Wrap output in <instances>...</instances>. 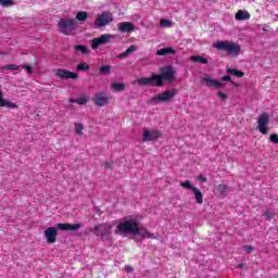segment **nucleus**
<instances>
[{
    "label": "nucleus",
    "instance_id": "23",
    "mask_svg": "<svg viewBox=\"0 0 278 278\" xmlns=\"http://www.w3.org/2000/svg\"><path fill=\"white\" fill-rule=\"evenodd\" d=\"M227 73H229L230 75H233L235 77H244V72H241L239 70L236 68H227Z\"/></svg>",
    "mask_w": 278,
    "mask_h": 278
},
{
    "label": "nucleus",
    "instance_id": "24",
    "mask_svg": "<svg viewBox=\"0 0 278 278\" xmlns=\"http://www.w3.org/2000/svg\"><path fill=\"white\" fill-rule=\"evenodd\" d=\"M137 47L136 46H130L124 53L119 54L118 58H127V55H130L136 51Z\"/></svg>",
    "mask_w": 278,
    "mask_h": 278
},
{
    "label": "nucleus",
    "instance_id": "3",
    "mask_svg": "<svg viewBox=\"0 0 278 278\" xmlns=\"http://www.w3.org/2000/svg\"><path fill=\"white\" fill-rule=\"evenodd\" d=\"M213 47L218 51H226L228 55H232L233 58L240 55V51H242L240 43L233 41H216L213 43Z\"/></svg>",
    "mask_w": 278,
    "mask_h": 278
},
{
    "label": "nucleus",
    "instance_id": "14",
    "mask_svg": "<svg viewBox=\"0 0 278 278\" xmlns=\"http://www.w3.org/2000/svg\"><path fill=\"white\" fill-rule=\"evenodd\" d=\"M56 77H61L62 79H77V74L73 72H68L66 70H56Z\"/></svg>",
    "mask_w": 278,
    "mask_h": 278
},
{
    "label": "nucleus",
    "instance_id": "39",
    "mask_svg": "<svg viewBox=\"0 0 278 278\" xmlns=\"http://www.w3.org/2000/svg\"><path fill=\"white\" fill-rule=\"evenodd\" d=\"M217 96H218L219 99H222L223 101H225V99H227V94L224 93L223 91H219V92L217 93Z\"/></svg>",
    "mask_w": 278,
    "mask_h": 278
},
{
    "label": "nucleus",
    "instance_id": "27",
    "mask_svg": "<svg viewBox=\"0 0 278 278\" xmlns=\"http://www.w3.org/2000/svg\"><path fill=\"white\" fill-rule=\"evenodd\" d=\"M161 27H173V22L170 20L162 18L160 21Z\"/></svg>",
    "mask_w": 278,
    "mask_h": 278
},
{
    "label": "nucleus",
    "instance_id": "34",
    "mask_svg": "<svg viewBox=\"0 0 278 278\" xmlns=\"http://www.w3.org/2000/svg\"><path fill=\"white\" fill-rule=\"evenodd\" d=\"M83 129H84V125H81V123H76L75 124V131H76V134H80L81 135Z\"/></svg>",
    "mask_w": 278,
    "mask_h": 278
},
{
    "label": "nucleus",
    "instance_id": "43",
    "mask_svg": "<svg viewBox=\"0 0 278 278\" xmlns=\"http://www.w3.org/2000/svg\"><path fill=\"white\" fill-rule=\"evenodd\" d=\"M222 81H231V76H224Z\"/></svg>",
    "mask_w": 278,
    "mask_h": 278
},
{
    "label": "nucleus",
    "instance_id": "37",
    "mask_svg": "<svg viewBox=\"0 0 278 278\" xmlns=\"http://www.w3.org/2000/svg\"><path fill=\"white\" fill-rule=\"evenodd\" d=\"M4 68L7 71H18V68H21V66H18V65H7V66H4Z\"/></svg>",
    "mask_w": 278,
    "mask_h": 278
},
{
    "label": "nucleus",
    "instance_id": "4",
    "mask_svg": "<svg viewBox=\"0 0 278 278\" xmlns=\"http://www.w3.org/2000/svg\"><path fill=\"white\" fill-rule=\"evenodd\" d=\"M59 29L61 30V34H65V36H73L75 29H77V21L71 18L61 20Z\"/></svg>",
    "mask_w": 278,
    "mask_h": 278
},
{
    "label": "nucleus",
    "instance_id": "26",
    "mask_svg": "<svg viewBox=\"0 0 278 278\" xmlns=\"http://www.w3.org/2000/svg\"><path fill=\"white\" fill-rule=\"evenodd\" d=\"M180 186H181V188H185L186 190H192V191H193V188H197V187L192 186V182H190V180L180 182Z\"/></svg>",
    "mask_w": 278,
    "mask_h": 278
},
{
    "label": "nucleus",
    "instance_id": "2",
    "mask_svg": "<svg viewBox=\"0 0 278 278\" xmlns=\"http://www.w3.org/2000/svg\"><path fill=\"white\" fill-rule=\"evenodd\" d=\"M81 228V224H58L55 227H49L43 231V236L48 242V244H54L58 240V229L62 231H77V229Z\"/></svg>",
    "mask_w": 278,
    "mask_h": 278
},
{
    "label": "nucleus",
    "instance_id": "28",
    "mask_svg": "<svg viewBox=\"0 0 278 278\" xmlns=\"http://www.w3.org/2000/svg\"><path fill=\"white\" fill-rule=\"evenodd\" d=\"M191 62H200V64H207V59L203 56H191Z\"/></svg>",
    "mask_w": 278,
    "mask_h": 278
},
{
    "label": "nucleus",
    "instance_id": "1",
    "mask_svg": "<svg viewBox=\"0 0 278 278\" xmlns=\"http://www.w3.org/2000/svg\"><path fill=\"white\" fill-rule=\"evenodd\" d=\"M117 236H130L136 242H142L146 238H154L153 233L140 226L137 217L122 219L115 229Z\"/></svg>",
    "mask_w": 278,
    "mask_h": 278
},
{
    "label": "nucleus",
    "instance_id": "19",
    "mask_svg": "<svg viewBox=\"0 0 278 278\" xmlns=\"http://www.w3.org/2000/svg\"><path fill=\"white\" fill-rule=\"evenodd\" d=\"M68 102H70V103H77L78 105H86V103H88V97L83 96V97H80V98H78V99H73V98H71V99L68 100Z\"/></svg>",
    "mask_w": 278,
    "mask_h": 278
},
{
    "label": "nucleus",
    "instance_id": "21",
    "mask_svg": "<svg viewBox=\"0 0 278 278\" xmlns=\"http://www.w3.org/2000/svg\"><path fill=\"white\" fill-rule=\"evenodd\" d=\"M193 194L195 197V202L200 205L203 204V193H201V190H199L197 187L193 188Z\"/></svg>",
    "mask_w": 278,
    "mask_h": 278
},
{
    "label": "nucleus",
    "instance_id": "11",
    "mask_svg": "<svg viewBox=\"0 0 278 278\" xmlns=\"http://www.w3.org/2000/svg\"><path fill=\"white\" fill-rule=\"evenodd\" d=\"M157 138H162V132L155 129H143V142H153V140H157Z\"/></svg>",
    "mask_w": 278,
    "mask_h": 278
},
{
    "label": "nucleus",
    "instance_id": "15",
    "mask_svg": "<svg viewBox=\"0 0 278 278\" xmlns=\"http://www.w3.org/2000/svg\"><path fill=\"white\" fill-rule=\"evenodd\" d=\"M93 101H94L96 105L103 108V105H108V103L110 101V97H108L104 93H98V94H96Z\"/></svg>",
    "mask_w": 278,
    "mask_h": 278
},
{
    "label": "nucleus",
    "instance_id": "20",
    "mask_svg": "<svg viewBox=\"0 0 278 278\" xmlns=\"http://www.w3.org/2000/svg\"><path fill=\"white\" fill-rule=\"evenodd\" d=\"M111 88L113 92H122V90H125V84L124 83H113L111 84Z\"/></svg>",
    "mask_w": 278,
    "mask_h": 278
},
{
    "label": "nucleus",
    "instance_id": "22",
    "mask_svg": "<svg viewBox=\"0 0 278 278\" xmlns=\"http://www.w3.org/2000/svg\"><path fill=\"white\" fill-rule=\"evenodd\" d=\"M170 53H176V51L173 48H162L156 51V55H168Z\"/></svg>",
    "mask_w": 278,
    "mask_h": 278
},
{
    "label": "nucleus",
    "instance_id": "5",
    "mask_svg": "<svg viewBox=\"0 0 278 278\" xmlns=\"http://www.w3.org/2000/svg\"><path fill=\"white\" fill-rule=\"evenodd\" d=\"M137 83L139 86H164V78H162V75L152 74L151 77H142L137 79Z\"/></svg>",
    "mask_w": 278,
    "mask_h": 278
},
{
    "label": "nucleus",
    "instance_id": "41",
    "mask_svg": "<svg viewBox=\"0 0 278 278\" xmlns=\"http://www.w3.org/2000/svg\"><path fill=\"white\" fill-rule=\"evenodd\" d=\"M125 270H126V273H134V267L126 265Z\"/></svg>",
    "mask_w": 278,
    "mask_h": 278
},
{
    "label": "nucleus",
    "instance_id": "30",
    "mask_svg": "<svg viewBox=\"0 0 278 278\" xmlns=\"http://www.w3.org/2000/svg\"><path fill=\"white\" fill-rule=\"evenodd\" d=\"M0 5L2 8H10V5H14V2L12 0H0Z\"/></svg>",
    "mask_w": 278,
    "mask_h": 278
},
{
    "label": "nucleus",
    "instance_id": "33",
    "mask_svg": "<svg viewBox=\"0 0 278 278\" xmlns=\"http://www.w3.org/2000/svg\"><path fill=\"white\" fill-rule=\"evenodd\" d=\"M111 66L110 65H103L101 68H100V73H103L104 75H108V73H110L111 71Z\"/></svg>",
    "mask_w": 278,
    "mask_h": 278
},
{
    "label": "nucleus",
    "instance_id": "8",
    "mask_svg": "<svg viewBox=\"0 0 278 278\" xmlns=\"http://www.w3.org/2000/svg\"><path fill=\"white\" fill-rule=\"evenodd\" d=\"M268 123H270V116L268 115V113H263L258 116L257 129L260 134L266 136V134L270 131V129L268 128Z\"/></svg>",
    "mask_w": 278,
    "mask_h": 278
},
{
    "label": "nucleus",
    "instance_id": "29",
    "mask_svg": "<svg viewBox=\"0 0 278 278\" xmlns=\"http://www.w3.org/2000/svg\"><path fill=\"white\" fill-rule=\"evenodd\" d=\"M263 215L270 220L271 218H275V211L267 208Z\"/></svg>",
    "mask_w": 278,
    "mask_h": 278
},
{
    "label": "nucleus",
    "instance_id": "18",
    "mask_svg": "<svg viewBox=\"0 0 278 278\" xmlns=\"http://www.w3.org/2000/svg\"><path fill=\"white\" fill-rule=\"evenodd\" d=\"M236 21H249L251 13L249 11L239 10L235 15Z\"/></svg>",
    "mask_w": 278,
    "mask_h": 278
},
{
    "label": "nucleus",
    "instance_id": "38",
    "mask_svg": "<svg viewBox=\"0 0 278 278\" xmlns=\"http://www.w3.org/2000/svg\"><path fill=\"white\" fill-rule=\"evenodd\" d=\"M243 251H245V253H253V247H251V245H244V247H243Z\"/></svg>",
    "mask_w": 278,
    "mask_h": 278
},
{
    "label": "nucleus",
    "instance_id": "31",
    "mask_svg": "<svg viewBox=\"0 0 278 278\" xmlns=\"http://www.w3.org/2000/svg\"><path fill=\"white\" fill-rule=\"evenodd\" d=\"M217 191L220 192V194H227V185H219Z\"/></svg>",
    "mask_w": 278,
    "mask_h": 278
},
{
    "label": "nucleus",
    "instance_id": "13",
    "mask_svg": "<svg viewBox=\"0 0 278 278\" xmlns=\"http://www.w3.org/2000/svg\"><path fill=\"white\" fill-rule=\"evenodd\" d=\"M202 84H204V86H207V88H223V83L206 76L202 78Z\"/></svg>",
    "mask_w": 278,
    "mask_h": 278
},
{
    "label": "nucleus",
    "instance_id": "17",
    "mask_svg": "<svg viewBox=\"0 0 278 278\" xmlns=\"http://www.w3.org/2000/svg\"><path fill=\"white\" fill-rule=\"evenodd\" d=\"M0 108H11L12 110H16L18 109V105H16L14 102L3 99V92L0 89Z\"/></svg>",
    "mask_w": 278,
    "mask_h": 278
},
{
    "label": "nucleus",
    "instance_id": "16",
    "mask_svg": "<svg viewBox=\"0 0 278 278\" xmlns=\"http://www.w3.org/2000/svg\"><path fill=\"white\" fill-rule=\"evenodd\" d=\"M118 29L122 31V34H127L129 31H134L136 29V26L131 22H122L118 24Z\"/></svg>",
    "mask_w": 278,
    "mask_h": 278
},
{
    "label": "nucleus",
    "instance_id": "6",
    "mask_svg": "<svg viewBox=\"0 0 278 278\" xmlns=\"http://www.w3.org/2000/svg\"><path fill=\"white\" fill-rule=\"evenodd\" d=\"M112 21H114V15L111 12H103L96 17L94 28L101 29V27L110 25Z\"/></svg>",
    "mask_w": 278,
    "mask_h": 278
},
{
    "label": "nucleus",
    "instance_id": "12",
    "mask_svg": "<svg viewBox=\"0 0 278 278\" xmlns=\"http://www.w3.org/2000/svg\"><path fill=\"white\" fill-rule=\"evenodd\" d=\"M92 231L94 236H102V238H105V236H110V233H112V225L101 224L96 226Z\"/></svg>",
    "mask_w": 278,
    "mask_h": 278
},
{
    "label": "nucleus",
    "instance_id": "40",
    "mask_svg": "<svg viewBox=\"0 0 278 278\" xmlns=\"http://www.w3.org/2000/svg\"><path fill=\"white\" fill-rule=\"evenodd\" d=\"M198 181H202L203 184L207 181V178L203 175L198 176Z\"/></svg>",
    "mask_w": 278,
    "mask_h": 278
},
{
    "label": "nucleus",
    "instance_id": "32",
    "mask_svg": "<svg viewBox=\"0 0 278 278\" xmlns=\"http://www.w3.org/2000/svg\"><path fill=\"white\" fill-rule=\"evenodd\" d=\"M88 68H90V65H88L87 63H80L77 66L78 71H88Z\"/></svg>",
    "mask_w": 278,
    "mask_h": 278
},
{
    "label": "nucleus",
    "instance_id": "7",
    "mask_svg": "<svg viewBox=\"0 0 278 278\" xmlns=\"http://www.w3.org/2000/svg\"><path fill=\"white\" fill-rule=\"evenodd\" d=\"M177 94V89L163 91L151 99V103H166Z\"/></svg>",
    "mask_w": 278,
    "mask_h": 278
},
{
    "label": "nucleus",
    "instance_id": "36",
    "mask_svg": "<svg viewBox=\"0 0 278 278\" xmlns=\"http://www.w3.org/2000/svg\"><path fill=\"white\" fill-rule=\"evenodd\" d=\"M269 140L270 142H273L274 144H278V135L277 134H271L269 136Z\"/></svg>",
    "mask_w": 278,
    "mask_h": 278
},
{
    "label": "nucleus",
    "instance_id": "9",
    "mask_svg": "<svg viewBox=\"0 0 278 278\" xmlns=\"http://www.w3.org/2000/svg\"><path fill=\"white\" fill-rule=\"evenodd\" d=\"M115 38H116V35L104 34V35L91 40V48L99 49V47H101V45H108V42H112V40H114Z\"/></svg>",
    "mask_w": 278,
    "mask_h": 278
},
{
    "label": "nucleus",
    "instance_id": "35",
    "mask_svg": "<svg viewBox=\"0 0 278 278\" xmlns=\"http://www.w3.org/2000/svg\"><path fill=\"white\" fill-rule=\"evenodd\" d=\"M76 51H81L84 54L88 53V48L85 46H75Z\"/></svg>",
    "mask_w": 278,
    "mask_h": 278
},
{
    "label": "nucleus",
    "instance_id": "25",
    "mask_svg": "<svg viewBox=\"0 0 278 278\" xmlns=\"http://www.w3.org/2000/svg\"><path fill=\"white\" fill-rule=\"evenodd\" d=\"M88 18V13L86 11H80L76 14V21H86Z\"/></svg>",
    "mask_w": 278,
    "mask_h": 278
},
{
    "label": "nucleus",
    "instance_id": "10",
    "mask_svg": "<svg viewBox=\"0 0 278 278\" xmlns=\"http://www.w3.org/2000/svg\"><path fill=\"white\" fill-rule=\"evenodd\" d=\"M161 77L165 79V81H172L175 80V75H177V71L174 70L173 66H164L160 68Z\"/></svg>",
    "mask_w": 278,
    "mask_h": 278
},
{
    "label": "nucleus",
    "instance_id": "42",
    "mask_svg": "<svg viewBox=\"0 0 278 278\" xmlns=\"http://www.w3.org/2000/svg\"><path fill=\"white\" fill-rule=\"evenodd\" d=\"M23 68H25V71H27V73L31 74V66L24 65Z\"/></svg>",
    "mask_w": 278,
    "mask_h": 278
}]
</instances>
